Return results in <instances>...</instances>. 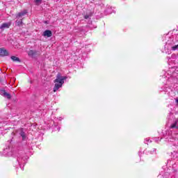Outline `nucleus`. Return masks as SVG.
<instances>
[{"label":"nucleus","instance_id":"nucleus-1","mask_svg":"<svg viewBox=\"0 0 178 178\" xmlns=\"http://www.w3.org/2000/svg\"><path fill=\"white\" fill-rule=\"evenodd\" d=\"M67 79V76H63L60 74H58L56 79L54 80V87L53 89L54 92H56L59 88H62V86L65 83V80Z\"/></svg>","mask_w":178,"mask_h":178},{"label":"nucleus","instance_id":"nucleus-2","mask_svg":"<svg viewBox=\"0 0 178 178\" xmlns=\"http://www.w3.org/2000/svg\"><path fill=\"white\" fill-rule=\"evenodd\" d=\"M0 95H2L3 97H4V98H7V99H10L11 98L10 94L6 92V91L3 90L0 91Z\"/></svg>","mask_w":178,"mask_h":178},{"label":"nucleus","instance_id":"nucleus-3","mask_svg":"<svg viewBox=\"0 0 178 178\" xmlns=\"http://www.w3.org/2000/svg\"><path fill=\"white\" fill-rule=\"evenodd\" d=\"M9 52L5 48H0V56H8Z\"/></svg>","mask_w":178,"mask_h":178},{"label":"nucleus","instance_id":"nucleus-4","mask_svg":"<svg viewBox=\"0 0 178 178\" xmlns=\"http://www.w3.org/2000/svg\"><path fill=\"white\" fill-rule=\"evenodd\" d=\"M26 15H27V11L26 10H24L23 11L19 13L16 17L17 19H22V17H23V16H26Z\"/></svg>","mask_w":178,"mask_h":178},{"label":"nucleus","instance_id":"nucleus-5","mask_svg":"<svg viewBox=\"0 0 178 178\" xmlns=\"http://www.w3.org/2000/svg\"><path fill=\"white\" fill-rule=\"evenodd\" d=\"M11 24H12V23H10V22L3 23L1 24L0 29H1V30H5V29H9V27H10Z\"/></svg>","mask_w":178,"mask_h":178},{"label":"nucleus","instance_id":"nucleus-6","mask_svg":"<svg viewBox=\"0 0 178 178\" xmlns=\"http://www.w3.org/2000/svg\"><path fill=\"white\" fill-rule=\"evenodd\" d=\"M170 129H178V118L174 119V122L171 124Z\"/></svg>","mask_w":178,"mask_h":178},{"label":"nucleus","instance_id":"nucleus-7","mask_svg":"<svg viewBox=\"0 0 178 178\" xmlns=\"http://www.w3.org/2000/svg\"><path fill=\"white\" fill-rule=\"evenodd\" d=\"M43 37H52V31H49V30H46L44 31L43 34H42Z\"/></svg>","mask_w":178,"mask_h":178},{"label":"nucleus","instance_id":"nucleus-8","mask_svg":"<svg viewBox=\"0 0 178 178\" xmlns=\"http://www.w3.org/2000/svg\"><path fill=\"white\" fill-rule=\"evenodd\" d=\"M26 157H18L17 161L19 165H23V164L26 163Z\"/></svg>","mask_w":178,"mask_h":178},{"label":"nucleus","instance_id":"nucleus-9","mask_svg":"<svg viewBox=\"0 0 178 178\" xmlns=\"http://www.w3.org/2000/svg\"><path fill=\"white\" fill-rule=\"evenodd\" d=\"M18 133L19 136H21V137L22 138V140H26V133H24V131L23 130V129H20L18 131Z\"/></svg>","mask_w":178,"mask_h":178},{"label":"nucleus","instance_id":"nucleus-10","mask_svg":"<svg viewBox=\"0 0 178 178\" xmlns=\"http://www.w3.org/2000/svg\"><path fill=\"white\" fill-rule=\"evenodd\" d=\"M167 141L170 142V143H175V141H176L177 139L173 136H169L167 138H166Z\"/></svg>","mask_w":178,"mask_h":178},{"label":"nucleus","instance_id":"nucleus-11","mask_svg":"<svg viewBox=\"0 0 178 178\" xmlns=\"http://www.w3.org/2000/svg\"><path fill=\"white\" fill-rule=\"evenodd\" d=\"M11 59L13 60V62H20V58L15 56H11Z\"/></svg>","mask_w":178,"mask_h":178},{"label":"nucleus","instance_id":"nucleus-12","mask_svg":"<svg viewBox=\"0 0 178 178\" xmlns=\"http://www.w3.org/2000/svg\"><path fill=\"white\" fill-rule=\"evenodd\" d=\"M22 20V18H19L18 19L16 20L15 23L17 26H20L21 24H22L23 22Z\"/></svg>","mask_w":178,"mask_h":178},{"label":"nucleus","instance_id":"nucleus-13","mask_svg":"<svg viewBox=\"0 0 178 178\" xmlns=\"http://www.w3.org/2000/svg\"><path fill=\"white\" fill-rule=\"evenodd\" d=\"M28 55L29 56H34V55H35V51L31 50L28 52Z\"/></svg>","mask_w":178,"mask_h":178},{"label":"nucleus","instance_id":"nucleus-14","mask_svg":"<svg viewBox=\"0 0 178 178\" xmlns=\"http://www.w3.org/2000/svg\"><path fill=\"white\" fill-rule=\"evenodd\" d=\"M92 16V14L90 13V14H86V15H84V19H90V17H91Z\"/></svg>","mask_w":178,"mask_h":178},{"label":"nucleus","instance_id":"nucleus-15","mask_svg":"<svg viewBox=\"0 0 178 178\" xmlns=\"http://www.w3.org/2000/svg\"><path fill=\"white\" fill-rule=\"evenodd\" d=\"M42 1V0H35L36 5H40Z\"/></svg>","mask_w":178,"mask_h":178},{"label":"nucleus","instance_id":"nucleus-16","mask_svg":"<svg viewBox=\"0 0 178 178\" xmlns=\"http://www.w3.org/2000/svg\"><path fill=\"white\" fill-rule=\"evenodd\" d=\"M148 143H151V140H149V138H146L145 140V144H148Z\"/></svg>","mask_w":178,"mask_h":178},{"label":"nucleus","instance_id":"nucleus-17","mask_svg":"<svg viewBox=\"0 0 178 178\" xmlns=\"http://www.w3.org/2000/svg\"><path fill=\"white\" fill-rule=\"evenodd\" d=\"M154 141H155L156 143H158V141H161V140H159V138H156L154 139Z\"/></svg>","mask_w":178,"mask_h":178},{"label":"nucleus","instance_id":"nucleus-18","mask_svg":"<svg viewBox=\"0 0 178 178\" xmlns=\"http://www.w3.org/2000/svg\"><path fill=\"white\" fill-rule=\"evenodd\" d=\"M175 102H176L177 104H178V97H177V98L175 99Z\"/></svg>","mask_w":178,"mask_h":178},{"label":"nucleus","instance_id":"nucleus-19","mask_svg":"<svg viewBox=\"0 0 178 178\" xmlns=\"http://www.w3.org/2000/svg\"><path fill=\"white\" fill-rule=\"evenodd\" d=\"M59 130H60V128H58V131H59Z\"/></svg>","mask_w":178,"mask_h":178}]
</instances>
